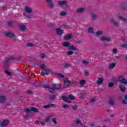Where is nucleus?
Here are the masks:
<instances>
[{"mask_svg": "<svg viewBox=\"0 0 127 127\" xmlns=\"http://www.w3.org/2000/svg\"><path fill=\"white\" fill-rule=\"evenodd\" d=\"M113 86H114V84L113 83H110L109 84V87H113Z\"/></svg>", "mask_w": 127, "mask_h": 127, "instance_id": "obj_46", "label": "nucleus"}, {"mask_svg": "<svg viewBox=\"0 0 127 127\" xmlns=\"http://www.w3.org/2000/svg\"><path fill=\"white\" fill-rule=\"evenodd\" d=\"M62 45H63V46H64V47H68V48H67V50H78V49L76 48V47H75V46H74V45H70V43L68 42H64L62 44Z\"/></svg>", "mask_w": 127, "mask_h": 127, "instance_id": "obj_1", "label": "nucleus"}, {"mask_svg": "<svg viewBox=\"0 0 127 127\" xmlns=\"http://www.w3.org/2000/svg\"><path fill=\"white\" fill-rule=\"evenodd\" d=\"M56 31L58 35H62V34H63V30L61 29L58 28L56 30Z\"/></svg>", "mask_w": 127, "mask_h": 127, "instance_id": "obj_8", "label": "nucleus"}, {"mask_svg": "<svg viewBox=\"0 0 127 127\" xmlns=\"http://www.w3.org/2000/svg\"><path fill=\"white\" fill-rule=\"evenodd\" d=\"M75 123L76 124V125H79L80 124H81V121H80L79 119H77L75 121Z\"/></svg>", "mask_w": 127, "mask_h": 127, "instance_id": "obj_37", "label": "nucleus"}, {"mask_svg": "<svg viewBox=\"0 0 127 127\" xmlns=\"http://www.w3.org/2000/svg\"><path fill=\"white\" fill-rule=\"evenodd\" d=\"M5 35L8 37H13V36H14V35L13 34V33L10 32H6L5 33Z\"/></svg>", "mask_w": 127, "mask_h": 127, "instance_id": "obj_13", "label": "nucleus"}, {"mask_svg": "<svg viewBox=\"0 0 127 127\" xmlns=\"http://www.w3.org/2000/svg\"><path fill=\"white\" fill-rule=\"evenodd\" d=\"M103 82H104V79L103 78H99L97 79L96 84L98 85H101V84H103Z\"/></svg>", "mask_w": 127, "mask_h": 127, "instance_id": "obj_9", "label": "nucleus"}, {"mask_svg": "<svg viewBox=\"0 0 127 127\" xmlns=\"http://www.w3.org/2000/svg\"><path fill=\"white\" fill-rule=\"evenodd\" d=\"M26 45L29 47H32V46H33V44L30 43H27Z\"/></svg>", "mask_w": 127, "mask_h": 127, "instance_id": "obj_40", "label": "nucleus"}, {"mask_svg": "<svg viewBox=\"0 0 127 127\" xmlns=\"http://www.w3.org/2000/svg\"><path fill=\"white\" fill-rule=\"evenodd\" d=\"M86 81L85 80H81L79 81V84L80 86H83V85H85V84H86Z\"/></svg>", "mask_w": 127, "mask_h": 127, "instance_id": "obj_26", "label": "nucleus"}, {"mask_svg": "<svg viewBox=\"0 0 127 127\" xmlns=\"http://www.w3.org/2000/svg\"><path fill=\"white\" fill-rule=\"evenodd\" d=\"M85 11V8H79L77 9V12L79 13H81V12H83Z\"/></svg>", "mask_w": 127, "mask_h": 127, "instance_id": "obj_20", "label": "nucleus"}, {"mask_svg": "<svg viewBox=\"0 0 127 127\" xmlns=\"http://www.w3.org/2000/svg\"><path fill=\"white\" fill-rule=\"evenodd\" d=\"M96 97H93L90 99V102L91 103H93V102H95V101H96Z\"/></svg>", "mask_w": 127, "mask_h": 127, "instance_id": "obj_39", "label": "nucleus"}, {"mask_svg": "<svg viewBox=\"0 0 127 127\" xmlns=\"http://www.w3.org/2000/svg\"><path fill=\"white\" fill-rule=\"evenodd\" d=\"M118 81L120 82V83H123V84H127V81L126 79L124 78L123 76H120L118 78Z\"/></svg>", "mask_w": 127, "mask_h": 127, "instance_id": "obj_6", "label": "nucleus"}, {"mask_svg": "<svg viewBox=\"0 0 127 127\" xmlns=\"http://www.w3.org/2000/svg\"><path fill=\"white\" fill-rule=\"evenodd\" d=\"M9 124V121L7 120H5L0 122V126L1 127H6V126H7V125H8Z\"/></svg>", "mask_w": 127, "mask_h": 127, "instance_id": "obj_4", "label": "nucleus"}, {"mask_svg": "<svg viewBox=\"0 0 127 127\" xmlns=\"http://www.w3.org/2000/svg\"><path fill=\"white\" fill-rule=\"evenodd\" d=\"M49 91L51 93H52V94H53L55 92V90L53 88H50Z\"/></svg>", "mask_w": 127, "mask_h": 127, "instance_id": "obj_38", "label": "nucleus"}, {"mask_svg": "<svg viewBox=\"0 0 127 127\" xmlns=\"http://www.w3.org/2000/svg\"><path fill=\"white\" fill-rule=\"evenodd\" d=\"M41 68H44V67H45V65L44 64H42L41 65Z\"/></svg>", "mask_w": 127, "mask_h": 127, "instance_id": "obj_52", "label": "nucleus"}, {"mask_svg": "<svg viewBox=\"0 0 127 127\" xmlns=\"http://www.w3.org/2000/svg\"><path fill=\"white\" fill-rule=\"evenodd\" d=\"M50 118H51L50 116H48V117H46L45 119L46 122H49V120H50Z\"/></svg>", "mask_w": 127, "mask_h": 127, "instance_id": "obj_42", "label": "nucleus"}, {"mask_svg": "<svg viewBox=\"0 0 127 127\" xmlns=\"http://www.w3.org/2000/svg\"><path fill=\"white\" fill-rule=\"evenodd\" d=\"M85 97V93L84 92H82L80 93V95L79 96V98L83 99V98H84Z\"/></svg>", "mask_w": 127, "mask_h": 127, "instance_id": "obj_31", "label": "nucleus"}, {"mask_svg": "<svg viewBox=\"0 0 127 127\" xmlns=\"http://www.w3.org/2000/svg\"><path fill=\"white\" fill-rule=\"evenodd\" d=\"M63 100L65 103H71V100H75V97L72 95H69L68 96V97H63Z\"/></svg>", "mask_w": 127, "mask_h": 127, "instance_id": "obj_2", "label": "nucleus"}, {"mask_svg": "<svg viewBox=\"0 0 127 127\" xmlns=\"http://www.w3.org/2000/svg\"><path fill=\"white\" fill-rule=\"evenodd\" d=\"M116 18H119V19H120V20H122V21H127V19L125 18H124L119 15H117L116 17Z\"/></svg>", "mask_w": 127, "mask_h": 127, "instance_id": "obj_15", "label": "nucleus"}, {"mask_svg": "<svg viewBox=\"0 0 127 127\" xmlns=\"http://www.w3.org/2000/svg\"><path fill=\"white\" fill-rule=\"evenodd\" d=\"M69 66V64H67L64 65V67H68Z\"/></svg>", "mask_w": 127, "mask_h": 127, "instance_id": "obj_55", "label": "nucleus"}, {"mask_svg": "<svg viewBox=\"0 0 127 127\" xmlns=\"http://www.w3.org/2000/svg\"><path fill=\"white\" fill-rule=\"evenodd\" d=\"M8 24H9V25H12V22H8Z\"/></svg>", "mask_w": 127, "mask_h": 127, "instance_id": "obj_51", "label": "nucleus"}, {"mask_svg": "<svg viewBox=\"0 0 127 127\" xmlns=\"http://www.w3.org/2000/svg\"><path fill=\"white\" fill-rule=\"evenodd\" d=\"M116 65H117V64L116 63H112L109 65V68L110 69H114L115 67H116Z\"/></svg>", "mask_w": 127, "mask_h": 127, "instance_id": "obj_18", "label": "nucleus"}, {"mask_svg": "<svg viewBox=\"0 0 127 127\" xmlns=\"http://www.w3.org/2000/svg\"><path fill=\"white\" fill-rule=\"evenodd\" d=\"M44 88H49V85H46V84H44Z\"/></svg>", "mask_w": 127, "mask_h": 127, "instance_id": "obj_48", "label": "nucleus"}, {"mask_svg": "<svg viewBox=\"0 0 127 127\" xmlns=\"http://www.w3.org/2000/svg\"><path fill=\"white\" fill-rule=\"evenodd\" d=\"M63 107L64 108V109H68V108H69V106H68L66 104H64L63 105Z\"/></svg>", "mask_w": 127, "mask_h": 127, "instance_id": "obj_41", "label": "nucleus"}, {"mask_svg": "<svg viewBox=\"0 0 127 127\" xmlns=\"http://www.w3.org/2000/svg\"><path fill=\"white\" fill-rule=\"evenodd\" d=\"M53 106H54V105H53V104H48L46 105H44L43 106V108L44 109H48V108H51V107H53Z\"/></svg>", "mask_w": 127, "mask_h": 127, "instance_id": "obj_23", "label": "nucleus"}, {"mask_svg": "<svg viewBox=\"0 0 127 127\" xmlns=\"http://www.w3.org/2000/svg\"><path fill=\"white\" fill-rule=\"evenodd\" d=\"M96 15H95L94 14H93L91 16V17H92V18H93L94 19L96 18Z\"/></svg>", "mask_w": 127, "mask_h": 127, "instance_id": "obj_47", "label": "nucleus"}, {"mask_svg": "<svg viewBox=\"0 0 127 127\" xmlns=\"http://www.w3.org/2000/svg\"><path fill=\"white\" fill-rule=\"evenodd\" d=\"M31 111L34 112V113L38 112V110L34 107H31L29 109H26L25 110V113H27V114H29L31 112Z\"/></svg>", "mask_w": 127, "mask_h": 127, "instance_id": "obj_3", "label": "nucleus"}, {"mask_svg": "<svg viewBox=\"0 0 127 127\" xmlns=\"http://www.w3.org/2000/svg\"><path fill=\"white\" fill-rule=\"evenodd\" d=\"M96 35H101V34H103V32L99 31H97L96 33Z\"/></svg>", "mask_w": 127, "mask_h": 127, "instance_id": "obj_34", "label": "nucleus"}, {"mask_svg": "<svg viewBox=\"0 0 127 127\" xmlns=\"http://www.w3.org/2000/svg\"><path fill=\"white\" fill-rule=\"evenodd\" d=\"M109 104L111 105V106H113L115 104V102L114 101L113 99H110L109 100Z\"/></svg>", "mask_w": 127, "mask_h": 127, "instance_id": "obj_28", "label": "nucleus"}, {"mask_svg": "<svg viewBox=\"0 0 127 127\" xmlns=\"http://www.w3.org/2000/svg\"><path fill=\"white\" fill-rule=\"evenodd\" d=\"M73 109H74V110H75V109H77V107H73Z\"/></svg>", "mask_w": 127, "mask_h": 127, "instance_id": "obj_60", "label": "nucleus"}, {"mask_svg": "<svg viewBox=\"0 0 127 127\" xmlns=\"http://www.w3.org/2000/svg\"><path fill=\"white\" fill-rule=\"evenodd\" d=\"M46 1L48 3L49 7L52 8L53 7V2L51 0H46Z\"/></svg>", "mask_w": 127, "mask_h": 127, "instance_id": "obj_12", "label": "nucleus"}, {"mask_svg": "<svg viewBox=\"0 0 127 127\" xmlns=\"http://www.w3.org/2000/svg\"><path fill=\"white\" fill-rule=\"evenodd\" d=\"M49 69H43L42 70V73L43 75H48V74H49Z\"/></svg>", "mask_w": 127, "mask_h": 127, "instance_id": "obj_17", "label": "nucleus"}, {"mask_svg": "<svg viewBox=\"0 0 127 127\" xmlns=\"http://www.w3.org/2000/svg\"><path fill=\"white\" fill-rule=\"evenodd\" d=\"M81 127H83V124H81Z\"/></svg>", "mask_w": 127, "mask_h": 127, "instance_id": "obj_61", "label": "nucleus"}, {"mask_svg": "<svg viewBox=\"0 0 127 127\" xmlns=\"http://www.w3.org/2000/svg\"><path fill=\"white\" fill-rule=\"evenodd\" d=\"M93 27H89L88 28V32H90V33H94V32L93 31Z\"/></svg>", "mask_w": 127, "mask_h": 127, "instance_id": "obj_32", "label": "nucleus"}, {"mask_svg": "<svg viewBox=\"0 0 127 127\" xmlns=\"http://www.w3.org/2000/svg\"><path fill=\"white\" fill-rule=\"evenodd\" d=\"M44 124H45L44 122H41V124L42 125V126H44Z\"/></svg>", "mask_w": 127, "mask_h": 127, "instance_id": "obj_54", "label": "nucleus"}, {"mask_svg": "<svg viewBox=\"0 0 127 127\" xmlns=\"http://www.w3.org/2000/svg\"><path fill=\"white\" fill-rule=\"evenodd\" d=\"M35 124H39V121H35Z\"/></svg>", "mask_w": 127, "mask_h": 127, "instance_id": "obj_56", "label": "nucleus"}, {"mask_svg": "<svg viewBox=\"0 0 127 127\" xmlns=\"http://www.w3.org/2000/svg\"><path fill=\"white\" fill-rule=\"evenodd\" d=\"M115 83V84H117V82H114Z\"/></svg>", "mask_w": 127, "mask_h": 127, "instance_id": "obj_62", "label": "nucleus"}, {"mask_svg": "<svg viewBox=\"0 0 127 127\" xmlns=\"http://www.w3.org/2000/svg\"><path fill=\"white\" fill-rule=\"evenodd\" d=\"M100 40H101V41H107V42H110V41H111V38L107 37L102 36L100 38Z\"/></svg>", "mask_w": 127, "mask_h": 127, "instance_id": "obj_5", "label": "nucleus"}, {"mask_svg": "<svg viewBox=\"0 0 127 127\" xmlns=\"http://www.w3.org/2000/svg\"><path fill=\"white\" fill-rule=\"evenodd\" d=\"M41 58H44L45 57V55H44V54H42L41 55Z\"/></svg>", "mask_w": 127, "mask_h": 127, "instance_id": "obj_50", "label": "nucleus"}, {"mask_svg": "<svg viewBox=\"0 0 127 127\" xmlns=\"http://www.w3.org/2000/svg\"><path fill=\"white\" fill-rule=\"evenodd\" d=\"M51 121L53 125H57V121H56V119L53 118L52 119Z\"/></svg>", "mask_w": 127, "mask_h": 127, "instance_id": "obj_27", "label": "nucleus"}, {"mask_svg": "<svg viewBox=\"0 0 127 127\" xmlns=\"http://www.w3.org/2000/svg\"><path fill=\"white\" fill-rule=\"evenodd\" d=\"M19 28L21 30H25L26 29V26H25V25L22 24L20 26Z\"/></svg>", "mask_w": 127, "mask_h": 127, "instance_id": "obj_22", "label": "nucleus"}, {"mask_svg": "<svg viewBox=\"0 0 127 127\" xmlns=\"http://www.w3.org/2000/svg\"><path fill=\"white\" fill-rule=\"evenodd\" d=\"M25 10L27 13H31V12H32V9L28 6L25 7Z\"/></svg>", "mask_w": 127, "mask_h": 127, "instance_id": "obj_11", "label": "nucleus"}, {"mask_svg": "<svg viewBox=\"0 0 127 127\" xmlns=\"http://www.w3.org/2000/svg\"><path fill=\"white\" fill-rule=\"evenodd\" d=\"M59 5L60 6H64V5L66 6V4H67V1H60L58 2Z\"/></svg>", "mask_w": 127, "mask_h": 127, "instance_id": "obj_10", "label": "nucleus"}, {"mask_svg": "<svg viewBox=\"0 0 127 127\" xmlns=\"http://www.w3.org/2000/svg\"><path fill=\"white\" fill-rule=\"evenodd\" d=\"M117 52H118V51L116 49H114L113 50V52L114 53H117Z\"/></svg>", "mask_w": 127, "mask_h": 127, "instance_id": "obj_49", "label": "nucleus"}, {"mask_svg": "<svg viewBox=\"0 0 127 127\" xmlns=\"http://www.w3.org/2000/svg\"><path fill=\"white\" fill-rule=\"evenodd\" d=\"M122 103L123 105H127V100H123Z\"/></svg>", "mask_w": 127, "mask_h": 127, "instance_id": "obj_45", "label": "nucleus"}, {"mask_svg": "<svg viewBox=\"0 0 127 127\" xmlns=\"http://www.w3.org/2000/svg\"><path fill=\"white\" fill-rule=\"evenodd\" d=\"M119 88H120L121 91H122V92L126 91V87L125 86H124V85H120Z\"/></svg>", "mask_w": 127, "mask_h": 127, "instance_id": "obj_21", "label": "nucleus"}, {"mask_svg": "<svg viewBox=\"0 0 127 127\" xmlns=\"http://www.w3.org/2000/svg\"><path fill=\"white\" fill-rule=\"evenodd\" d=\"M76 50H74V51H76ZM67 54L68 56L73 55L74 54V52L73 50H70L67 52Z\"/></svg>", "mask_w": 127, "mask_h": 127, "instance_id": "obj_25", "label": "nucleus"}, {"mask_svg": "<svg viewBox=\"0 0 127 127\" xmlns=\"http://www.w3.org/2000/svg\"><path fill=\"white\" fill-rule=\"evenodd\" d=\"M72 38V34H68L64 36V39L65 40H69V39H71Z\"/></svg>", "mask_w": 127, "mask_h": 127, "instance_id": "obj_16", "label": "nucleus"}, {"mask_svg": "<svg viewBox=\"0 0 127 127\" xmlns=\"http://www.w3.org/2000/svg\"><path fill=\"white\" fill-rule=\"evenodd\" d=\"M5 74H6L7 75H8V76H10L11 75V72L7 71V70H5Z\"/></svg>", "mask_w": 127, "mask_h": 127, "instance_id": "obj_36", "label": "nucleus"}, {"mask_svg": "<svg viewBox=\"0 0 127 127\" xmlns=\"http://www.w3.org/2000/svg\"><path fill=\"white\" fill-rule=\"evenodd\" d=\"M50 100H54V99H55V95L54 94L51 95L50 96Z\"/></svg>", "mask_w": 127, "mask_h": 127, "instance_id": "obj_33", "label": "nucleus"}, {"mask_svg": "<svg viewBox=\"0 0 127 127\" xmlns=\"http://www.w3.org/2000/svg\"><path fill=\"white\" fill-rule=\"evenodd\" d=\"M90 127H94V124L91 123L90 124Z\"/></svg>", "mask_w": 127, "mask_h": 127, "instance_id": "obj_57", "label": "nucleus"}, {"mask_svg": "<svg viewBox=\"0 0 127 127\" xmlns=\"http://www.w3.org/2000/svg\"><path fill=\"white\" fill-rule=\"evenodd\" d=\"M5 97L4 96H0V103L2 104L5 102Z\"/></svg>", "mask_w": 127, "mask_h": 127, "instance_id": "obj_19", "label": "nucleus"}, {"mask_svg": "<svg viewBox=\"0 0 127 127\" xmlns=\"http://www.w3.org/2000/svg\"><path fill=\"white\" fill-rule=\"evenodd\" d=\"M64 87H68V86H70V84H71V81H70V80H69L68 79H66L64 80Z\"/></svg>", "mask_w": 127, "mask_h": 127, "instance_id": "obj_7", "label": "nucleus"}, {"mask_svg": "<svg viewBox=\"0 0 127 127\" xmlns=\"http://www.w3.org/2000/svg\"><path fill=\"white\" fill-rule=\"evenodd\" d=\"M84 74L85 75V76H89V72H88V71H85Z\"/></svg>", "mask_w": 127, "mask_h": 127, "instance_id": "obj_43", "label": "nucleus"}, {"mask_svg": "<svg viewBox=\"0 0 127 127\" xmlns=\"http://www.w3.org/2000/svg\"><path fill=\"white\" fill-rule=\"evenodd\" d=\"M53 87L54 89H60V87H61V85L60 84H54L53 85Z\"/></svg>", "mask_w": 127, "mask_h": 127, "instance_id": "obj_24", "label": "nucleus"}, {"mask_svg": "<svg viewBox=\"0 0 127 127\" xmlns=\"http://www.w3.org/2000/svg\"><path fill=\"white\" fill-rule=\"evenodd\" d=\"M28 94H31V90H29L27 91Z\"/></svg>", "mask_w": 127, "mask_h": 127, "instance_id": "obj_53", "label": "nucleus"}, {"mask_svg": "<svg viewBox=\"0 0 127 127\" xmlns=\"http://www.w3.org/2000/svg\"><path fill=\"white\" fill-rule=\"evenodd\" d=\"M57 76L58 77V78H64V75L61 73H57Z\"/></svg>", "mask_w": 127, "mask_h": 127, "instance_id": "obj_30", "label": "nucleus"}, {"mask_svg": "<svg viewBox=\"0 0 127 127\" xmlns=\"http://www.w3.org/2000/svg\"><path fill=\"white\" fill-rule=\"evenodd\" d=\"M60 15H61V16H64V15H66V12L64 11H61L60 13Z\"/></svg>", "mask_w": 127, "mask_h": 127, "instance_id": "obj_29", "label": "nucleus"}, {"mask_svg": "<svg viewBox=\"0 0 127 127\" xmlns=\"http://www.w3.org/2000/svg\"><path fill=\"white\" fill-rule=\"evenodd\" d=\"M9 60H10V59H7L6 61V63H7V62L9 61Z\"/></svg>", "mask_w": 127, "mask_h": 127, "instance_id": "obj_59", "label": "nucleus"}, {"mask_svg": "<svg viewBox=\"0 0 127 127\" xmlns=\"http://www.w3.org/2000/svg\"><path fill=\"white\" fill-rule=\"evenodd\" d=\"M82 63L84 65H88L89 64V62L87 61H82Z\"/></svg>", "mask_w": 127, "mask_h": 127, "instance_id": "obj_35", "label": "nucleus"}, {"mask_svg": "<svg viewBox=\"0 0 127 127\" xmlns=\"http://www.w3.org/2000/svg\"><path fill=\"white\" fill-rule=\"evenodd\" d=\"M110 22H112V23H114V25L118 27L119 26V23L117 22H115V19L113 18H110Z\"/></svg>", "mask_w": 127, "mask_h": 127, "instance_id": "obj_14", "label": "nucleus"}, {"mask_svg": "<svg viewBox=\"0 0 127 127\" xmlns=\"http://www.w3.org/2000/svg\"><path fill=\"white\" fill-rule=\"evenodd\" d=\"M124 98L125 100H127V95H125Z\"/></svg>", "mask_w": 127, "mask_h": 127, "instance_id": "obj_58", "label": "nucleus"}, {"mask_svg": "<svg viewBox=\"0 0 127 127\" xmlns=\"http://www.w3.org/2000/svg\"><path fill=\"white\" fill-rule=\"evenodd\" d=\"M122 46L123 48H127V44L122 45Z\"/></svg>", "mask_w": 127, "mask_h": 127, "instance_id": "obj_44", "label": "nucleus"}]
</instances>
